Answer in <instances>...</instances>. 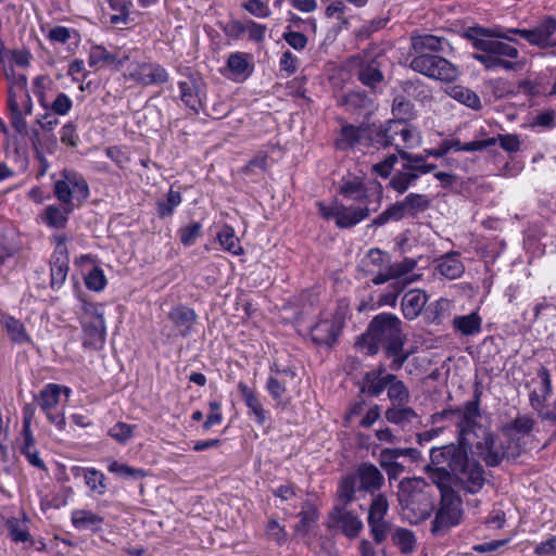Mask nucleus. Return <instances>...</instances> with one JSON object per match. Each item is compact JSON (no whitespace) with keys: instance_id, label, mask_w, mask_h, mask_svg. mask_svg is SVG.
I'll list each match as a JSON object with an SVG mask.
<instances>
[{"instance_id":"49","label":"nucleus","mask_w":556,"mask_h":556,"mask_svg":"<svg viewBox=\"0 0 556 556\" xmlns=\"http://www.w3.org/2000/svg\"><path fill=\"white\" fill-rule=\"evenodd\" d=\"M404 203L408 216L416 217L419 213L427 211L430 206V200L427 195L419 193H409L404 198Z\"/></svg>"},{"instance_id":"21","label":"nucleus","mask_w":556,"mask_h":556,"mask_svg":"<svg viewBox=\"0 0 556 556\" xmlns=\"http://www.w3.org/2000/svg\"><path fill=\"white\" fill-rule=\"evenodd\" d=\"M83 327V345L87 349L100 350L105 342L104 318L96 317L93 320H86Z\"/></svg>"},{"instance_id":"2","label":"nucleus","mask_w":556,"mask_h":556,"mask_svg":"<svg viewBox=\"0 0 556 556\" xmlns=\"http://www.w3.org/2000/svg\"><path fill=\"white\" fill-rule=\"evenodd\" d=\"M400 318L390 313H381L370 321L366 333L357 341L356 345L367 355H375L381 348L387 357L392 358L390 368L399 370L409 356L404 352V337Z\"/></svg>"},{"instance_id":"10","label":"nucleus","mask_w":556,"mask_h":556,"mask_svg":"<svg viewBox=\"0 0 556 556\" xmlns=\"http://www.w3.org/2000/svg\"><path fill=\"white\" fill-rule=\"evenodd\" d=\"M389 501L386 494L378 493L368 507L367 523L370 535L377 544L384 542L391 532L392 523L387 520Z\"/></svg>"},{"instance_id":"48","label":"nucleus","mask_w":556,"mask_h":556,"mask_svg":"<svg viewBox=\"0 0 556 556\" xmlns=\"http://www.w3.org/2000/svg\"><path fill=\"white\" fill-rule=\"evenodd\" d=\"M392 542L403 554H409L415 548V535L405 528H397L392 534Z\"/></svg>"},{"instance_id":"56","label":"nucleus","mask_w":556,"mask_h":556,"mask_svg":"<svg viewBox=\"0 0 556 556\" xmlns=\"http://www.w3.org/2000/svg\"><path fill=\"white\" fill-rule=\"evenodd\" d=\"M417 179L418 173L403 169L392 177L390 185L399 193H404Z\"/></svg>"},{"instance_id":"7","label":"nucleus","mask_w":556,"mask_h":556,"mask_svg":"<svg viewBox=\"0 0 556 556\" xmlns=\"http://www.w3.org/2000/svg\"><path fill=\"white\" fill-rule=\"evenodd\" d=\"M5 76L8 79L13 80L12 86L10 87L9 104H16L18 92L25 93L29 104H33V102L48 104L54 96L52 80L48 76L41 75L35 78L33 81L31 94L26 90L27 80L24 75L15 76L13 68H10V71L5 70Z\"/></svg>"},{"instance_id":"36","label":"nucleus","mask_w":556,"mask_h":556,"mask_svg":"<svg viewBox=\"0 0 556 556\" xmlns=\"http://www.w3.org/2000/svg\"><path fill=\"white\" fill-rule=\"evenodd\" d=\"M393 380H395V376L392 374L380 377L379 372H366L362 390L371 396H379Z\"/></svg>"},{"instance_id":"5","label":"nucleus","mask_w":556,"mask_h":556,"mask_svg":"<svg viewBox=\"0 0 556 556\" xmlns=\"http://www.w3.org/2000/svg\"><path fill=\"white\" fill-rule=\"evenodd\" d=\"M400 502L404 516L412 523L429 518L434 507L430 486L422 478H406L400 482Z\"/></svg>"},{"instance_id":"15","label":"nucleus","mask_w":556,"mask_h":556,"mask_svg":"<svg viewBox=\"0 0 556 556\" xmlns=\"http://www.w3.org/2000/svg\"><path fill=\"white\" fill-rule=\"evenodd\" d=\"M346 505H337L329 514V528H336L349 539L358 536L364 528L362 519L352 510L345 508Z\"/></svg>"},{"instance_id":"45","label":"nucleus","mask_w":556,"mask_h":556,"mask_svg":"<svg viewBox=\"0 0 556 556\" xmlns=\"http://www.w3.org/2000/svg\"><path fill=\"white\" fill-rule=\"evenodd\" d=\"M445 92L455 101L462 104H480V98L471 89L462 86L454 85L445 88Z\"/></svg>"},{"instance_id":"27","label":"nucleus","mask_w":556,"mask_h":556,"mask_svg":"<svg viewBox=\"0 0 556 556\" xmlns=\"http://www.w3.org/2000/svg\"><path fill=\"white\" fill-rule=\"evenodd\" d=\"M75 478L83 477L89 490L97 495H103L106 492L105 476L94 468H84L74 466L71 469Z\"/></svg>"},{"instance_id":"46","label":"nucleus","mask_w":556,"mask_h":556,"mask_svg":"<svg viewBox=\"0 0 556 556\" xmlns=\"http://www.w3.org/2000/svg\"><path fill=\"white\" fill-rule=\"evenodd\" d=\"M405 217H408V213L403 200L389 206L372 223L374 225L382 226L390 220H401Z\"/></svg>"},{"instance_id":"47","label":"nucleus","mask_w":556,"mask_h":556,"mask_svg":"<svg viewBox=\"0 0 556 556\" xmlns=\"http://www.w3.org/2000/svg\"><path fill=\"white\" fill-rule=\"evenodd\" d=\"M519 91L531 98L552 96L551 87L542 78L521 83L519 85Z\"/></svg>"},{"instance_id":"3","label":"nucleus","mask_w":556,"mask_h":556,"mask_svg":"<svg viewBox=\"0 0 556 556\" xmlns=\"http://www.w3.org/2000/svg\"><path fill=\"white\" fill-rule=\"evenodd\" d=\"M446 47H450V43L444 37L430 34L413 36L408 55L409 67L433 79L455 80L459 75L458 67L435 54L443 52Z\"/></svg>"},{"instance_id":"19","label":"nucleus","mask_w":556,"mask_h":556,"mask_svg":"<svg viewBox=\"0 0 556 556\" xmlns=\"http://www.w3.org/2000/svg\"><path fill=\"white\" fill-rule=\"evenodd\" d=\"M339 333V325L330 315L323 316L312 328V340L319 345H331Z\"/></svg>"},{"instance_id":"40","label":"nucleus","mask_w":556,"mask_h":556,"mask_svg":"<svg viewBox=\"0 0 556 556\" xmlns=\"http://www.w3.org/2000/svg\"><path fill=\"white\" fill-rule=\"evenodd\" d=\"M3 324L12 342L17 344H25L30 342V337L21 320L12 316H7L3 318Z\"/></svg>"},{"instance_id":"6","label":"nucleus","mask_w":556,"mask_h":556,"mask_svg":"<svg viewBox=\"0 0 556 556\" xmlns=\"http://www.w3.org/2000/svg\"><path fill=\"white\" fill-rule=\"evenodd\" d=\"M439 490L441 502L431 528L434 535L444 534L451 528L459 525L463 518V502L458 493L452 486H443Z\"/></svg>"},{"instance_id":"8","label":"nucleus","mask_w":556,"mask_h":556,"mask_svg":"<svg viewBox=\"0 0 556 556\" xmlns=\"http://www.w3.org/2000/svg\"><path fill=\"white\" fill-rule=\"evenodd\" d=\"M555 33L556 18L553 16H545L533 28H508L506 30H497L494 36L498 39L516 41L510 36L511 34H516L526 39L530 45L545 49L556 47V38H553Z\"/></svg>"},{"instance_id":"29","label":"nucleus","mask_w":556,"mask_h":556,"mask_svg":"<svg viewBox=\"0 0 556 556\" xmlns=\"http://www.w3.org/2000/svg\"><path fill=\"white\" fill-rule=\"evenodd\" d=\"M74 211L67 205H48L40 214V218L48 227L63 229L66 227L68 216Z\"/></svg>"},{"instance_id":"37","label":"nucleus","mask_w":556,"mask_h":556,"mask_svg":"<svg viewBox=\"0 0 556 556\" xmlns=\"http://www.w3.org/2000/svg\"><path fill=\"white\" fill-rule=\"evenodd\" d=\"M535 420L532 417L528 415H519L510 424L505 426L504 434L509 439L520 435H529L533 430Z\"/></svg>"},{"instance_id":"9","label":"nucleus","mask_w":556,"mask_h":556,"mask_svg":"<svg viewBox=\"0 0 556 556\" xmlns=\"http://www.w3.org/2000/svg\"><path fill=\"white\" fill-rule=\"evenodd\" d=\"M54 195L62 205L72 206L80 204L89 197V187L86 180L74 172H64L63 177L54 182Z\"/></svg>"},{"instance_id":"30","label":"nucleus","mask_w":556,"mask_h":556,"mask_svg":"<svg viewBox=\"0 0 556 556\" xmlns=\"http://www.w3.org/2000/svg\"><path fill=\"white\" fill-rule=\"evenodd\" d=\"M68 254H64L62 248L58 252H53L51 257V281L52 289H59L65 281L68 273Z\"/></svg>"},{"instance_id":"4","label":"nucleus","mask_w":556,"mask_h":556,"mask_svg":"<svg viewBox=\"0 0 556 556\" xmlns=\"http://www.w3.org/2000/svg\"><path fill=\"white\" fill-rule=\"evenodd\" d=\"M383 484V473L374 464L362 463L355 471L341 478L337 497L341 504L349 505L366 494L374 497Z\"/></svg>"},{"instance_id":"35","label":"nucleus","mask_w":556,"mask_h":556,"mask_svg":"<svg viewBox=\"0 0 556 556\" xmlns=\"http://www.w3.org/2000/svg\"><path fill=\"white\" fill-rule=\"evenodd\" d=\"M180 99L186 104L202 102V81L195 77H187L179 81Z\"/></svg>"},{"instance_id":"34","label":"nucleus","mask_w":556,"mask_h":556,"mask_svg":"<svg viewBox=\"0 0 556 556\" xmlns=\"http://www.w3.org/2000/svg\"><path fill=\"white\" fill-rule=\"evenodd\" d=\"M453 327L463 336H475L481 331L482 319L477 312L454 317Z\"/></svg>"},{"instance_id":"64","label":"nucleus","mask_w":556,"mask_h":556,"mask_svg":"<svg viewBox=\"0 0 556 556\" xmlns=\"http://www.w3.org/2000/svg\"><path fill=\"white\" fill-rule=\"evenodd\" d=\"M266 535L279 545L285 544L287 541V532L285 528L274 519L269 520L266 526Z\"/></svg>"},{"instance_id":"13","label":"nucleus","mask_w":556,"mask_h":556,"mask_svg":"<svg viewBox=\"0 0 556 556\" xmlns=\"http://www.w3.org/2000/svg\"><path fill=\"white\" fill-rule=\"evenodd\" d=\"M477 454L483 459L486 466L495 467L508 456H514L510 446H505L500 438H496L488 429L480 434L477 442L473 441Z\"/></svg>"},{"instance_id":"38","label":"nucleus","mask_w":556,"mask_h":556,"mask_svg":"<svg viewBox=\"0 0 556 556\" xmlns=\"http://www.w3.org/2000/svg\"><path fill=\"white\" fill-rule=\"evenodd\" d=\"M390 262V255L379 249H371L368 251L366 257L363 260L368 273L374 277L381 271H384Z\"/></svg>"},{"instance_id":"28","label":"nucleus","mask_w":556,"mask_h":556,"mask_svg":"<svg viewBox=\"0 0 556 556\" xmlns=\"http://www.w3.org/2000/svg\"><path fill=\"white\" fill-rule=\"evenodd\" d=\"M351 62L358 65V79L367 87L376 89L383 81V74L375 62H365L361 56H353Z\"/></svg>"},{"instance_id":"11","label":"nucleus","mask_w":556,"mask_h":556,"mask_svg":"<svg viewBox=\"0 0 556 556\" xmlns=\"http://www.w3.org/2000/svg\"><path fill=\"white\" fill-rule=\"evenodd\" d=\"M64 391L66 395L71 393L70 388L55 383H49L39 392L36 401L40 409L45 413L47 419L58 429L63 430L66 421L63 409L60 407V395Z\"/></svg>"},{"instance_id":"63","label":"nucleus","mask_w":556,"mask_h":556,"mask_svg":"<svg viewBox=\"0 0 556 556\" xmlns=\"http://www.w3.org/2000/svg\"><path fill=\"white\" fill-rule=\"evenodd\" d=\"M419 141H420V136L416 131V129H412L410 126L406 122H404L403 132H401V138H400V142H401L400 149L404 150L406 148H414V147L418 146Z\"/></svg>"},{"instance_id":"16","label":"nucleus","mask_w":556,"mask_h":556,"mask_svg":"<svg viewBox=\"0 0 556 556\" xmlns=\"http://www.w3.org/2000/svg\"><path fill=\"white\" fill-rule=\"evenodd\" d=\"M529 401L531 407L540 415L546 407L552 394V381L548 370L541 367L530 383Z\"/></svg>"},{"instance_id":"59","label":"nucleus","mask_w":556,"mask_h":556,"mask_svg":"<svg viewBox=\"0 0 556 556\" xmlns=\"http://www.w3.org/2000/svg\"><path fill=\"white\" fill-rule=\"evenodd\" d=\"M136 426L126 422H116L110 430L109 435L118 443H126L134 437Z\"/></svg>"},{"instance_id":"33","label":"nucleus","mask_w":556,"mask_h":556,"mask_svg":"<svg viewBox=\"0 0 556 556\" xmlns=\"http://www.w3.org/2000/svg\"><path fill=\"white\" fill-rule=\"evenodd\" d=\"M238 389L241 396L250 410V415L254 416L257 424L263 425L266 421V412L255 395L254 391L249 388L244 382H239Z\"/></svg>"},{"instance_id":"53","label":"nucleus","mask_w":556,"mask_h":556,"mask_svg":"<svg viewBox=\"0 0 556 556\" xmlns=\"http://www.w3.org/2000/svg\"><path fill=\"white\" fill-rule=\"evenodd\" d=\"M109 471L123 478L141 479L147 476L141 468H134L117 460H112L108 467Z\"/></svg>"},{"instance_id":"52","label":"nucleus","mask_w":556,"mask_h":556,"mask_svg":"<svg viewBox=\"0 0 556 556\" xmlns=\"http://www.w3.org/2000/svg\"><path fill=\"white\" fill-rule=\"evenodd\" d=\"M365 132L364 128L354 127V126H345L342 128L341 137L338 140L337 144L340 149H348L357 143Z\"/></svg>"},{"instance_id":"44","label":"nucleus","mask_w":556,"mask_h":556,"mask_svg":"<svg viewBox=\"0 0 556 556\" xmlns=\"http://www.w3.org/2000/svg\"><path fill=\"white\" fill-rule=\"evenodd\" d=\"M217 239L224 250L233 255L242 254L243 250L232 227L224 226L217 233Z\"/></svg>"},{"instance_id":"20","label":"nucleus","mask_w":556,"mask_h":556,"mask_svg":"<svg viewBox=\"0 0 556 556\" xmlns=\"http://www.w3.org/2000/svg\"><path fill=\"white\" fill-rule=\"evenodd\" d=\"M132 59V52L127 50H121L114 54H111L102 46H94L89 52V65L92 67H99L103 64H115L118 67L126 66L127 62Z\"/></svg>"},{"instance_id":"12","label":"nucleus","mask_w":556,"mask_h":556,"mask_svg":"<svg viewBox=\"0 0 556 556\" xmlns=\"http://www.w3.org/2000/svg\"><path fill=\"white\" fill-rule=\"evenodd\" d=\"M457 429L462 443L473 445V440L479 439L486 428L478 422L480 417L479 401H468L463 408L456 410Z\"/></svg>"},{"instance_id":"50","label":"nucleus","mask_w":556,"mask_h":556,"mask_svg":"<svg viewBox=\"0 0 556 556\" xmlns=\"http://www.w3.org/2000/svg\"><path fill=\"white\" fill-rule=\"evenodd\" d=\"M388 397L393 405H406L409 401V392L403 381L393 380L388 386Z\"/></svg>"},{"instance_id":"58","label":"nucleus","mask_w":556,"mask_h":556,"mask_svg":"<svg viewBox=\"0 0 556 556\" xmlns=\"http://www.w3.org/2000/svg\"><path fill=\"white\" fill-rule=\"evenodd\" d=\"M202 225L199 222H192L178 230L179 240L185 247H190L195 243V240L201 236Z\"/></svg>"},{"instance_id":"32","label":"nucleus","mask_w":556,"mask_h":556,"mask_svg":"<svg viewBox=\"0 0 556 556\" xmlns=\"http://www.w3.org/2000/svg\"><path fill=\"white\" fill-rule=\"evenodd\" d=\"M71 519L78 530L98 531L103 523V517L87 509L73 510Z\"/></svg>"},{"instance_id":"41","label":"nucleus","mask_w":556,"mask_h":556,"mask_svg":"<svg viewBox=\"0 0 556 556\" xmlns=\"http://www.w3.org/2000/svg\"><path fill=\"white\" fill-rule=\"evenodd\" d=\"M404 121L403 119H390L386 127L381 130L382 144L384 147L393 146L396 151L401 148V132H403Z\"/></svg>"},{"instance_id":"1","label":"nucleus","mask_w":556,"mask_h":556,"mask_svg":"<svg viewBox=\"0 0 556 556\" xmlns=\"http://www.w3.org/2000/svg\"><path fill=\"white\" fill-rule=\"evenodd\" d=\"M467 446L462 443L432 447L430 464L426 470L431 481L438 486H452L458 484L468 493H478L485 483L482 466L468 458Z\"/></svg>"},{"instance_id":"55","label":"nucleus","mask_w":556,"mask_h":556,"mask_svg":"<svg viewBox=\"0 0 556 556\" xmlns=\"http://www.w3.org/2000/svg\"><path fill=\"white\" fill-rule=\"evenodd\" d=\"M181 203V194L179 191L169 189L165 201L157 202V212L161 217L170 216L174 210Z\"/></svg>"},{"instance_id":"57","label":"nucleus","mask_w":556,"mask_h":556,"mask_svg":"<svg viewBox=\"0 0 556 556\" xmlns=\"http://www.w3.org/2000/svg\"><path fill=\"white\" fill-rule=\"evenodd\" d=\"M475 59L478 60L481 64H483L488 70H494L497 67H502L505 70L514 68V65L510 61L500 59L498 56L490 52L480 51V53L475 54Z\"/></svg>"},{"instance_id":"26","label":"nucleus","mask_w":556,"mask_h":556,"mask_svg":"<svg viewBox=\"0 0 556 556\" xmlns=\"http://www.w3.org/2000/svg\"><path fill=\"white\" fill-rule=\"evenodd\" d=\"M427 302L428 295L425 291L419 289L407 291L401 303L404 317L408 320L416 319L421 314Z\"/></svg>"},{"instance_id":"62","label":"nucleus","mask_w":556,"mask_h":556,"mask_svg":"<svg viewBox=\"0 0 556 556\" xmlns=\"http://www.w3.org/2000/svg\"><path fill=\"white\" fill-rule=\"evenodd\" d=\"M85 283L90 290L101 291L106 285L103 270L99 267H93L86 276Z\"/></svg>"},{"instance_id":"14","label":"nucleus","mask_w":556,"mask_h":556,"mask_svg":"<svg viewBox=\"0 0 556 556\" xmlns=\"http://www.w3.org/2000/svg\"><path fill=\"white\" fill-rule=\"evenodd\" d=\"M127 52H132V59L126 64V75L131 79L144 85L162 84L167 80L168 74L164 67L156 63L138 62V50H127Z\"/></svg>"},{"instance_id":"25","label":"nucleus","mask_w":556,"mask_h":556,"mask_svg":"<svg viewBox=\"0 0 556 556\" xmlns=\"http://www.w3.org/2000/svg\"><path fill=\"white\" fill-rule=\"evenodd\" d=\"M227 76L235 81L245 80L253 72V64L248 54L231 53L227 60Z\"/></svg>"},{"instance_id":"22","label":"nucleus","mask_w":556,"mask_h":556,"mask_svg":"<svg viewBox=\"0 0 556 556\" xmlns=\"http://www.w3.org/2000/svg\"><path fill=\"white\" fill-rule=\"evenodd\" d=\"M473 47L478 51L481 52H490L498 56L500 59L510 60V59H517L519 55V52L517 48L511 46L508 42L493 39V38H476L473 40Z\"/></svg>"},{"instance_id":"24","label":"nucleus","mask_w":556,"mask_h":556,"mask_svg":"<svg viewBox=\"0 0 556 556\" xmlns=\"http://www.w3.org/2000/svg\"><path fill=\"white\" fill-rule=\"evenodd\" d=\"M417 261L415 258L405 257L401 262L391 263L384 271L378 273L372 277L374 285H382L389 280H399L415 269Z\"/></svg>"},{"instance_id":"31","label":"nucleus","mask_w":556,"mask_h":556,"mask_svg":"<svg viewBox=\"0 0 556 556\" xmlns=\"http://www.w3.org/2000/svg\"><path fill=\"white\" fill-rule=\"evenodd\" d=\"M369 215L367 206H344L340 204L337 226L339 228H350L361 223Z\"/></svg>"},{"instance_id":"39","label":"nucleus","mask_w":556,"mask_h":556,"mask_svg":"<svg viewBox=\"0 0 556 556\" xmlns=\"http://www.w3.org/2000/svg\"><path fill=\"white\" fill-rule=\"evenodd\" d=\"M384 417L389 422L404 428L417 417V414L412 407L406 405H393L386 410Z\"/></svg>"},{"instance_id":"23","label":"nucleus","mask_w":556,"mask_h":556,"mask_svg":"<svg viewBox=\"0 0 556 556\" xmlns=\"http://www.w3.org/2000/svg\"><path fill=\"white\" fill-rule=\"evenodd\" d=\"M168 318L178 333L181 337H187L191 333L198 316L193 308L180 304L169 311Z\"/></svg>"},{"instance_id":"61","label":"nucleus","mask_w":556,"mask_h":556,"mask_svg":"<svg viewBox=\"0 0 556 556\" xmlns=\"http://www.w3.org/2000/svg\"><path fill=\"white\" fill-rule=\"evenodd\" d=\"M409 448H383L380 452L379 463L380 466L386 469L389 466L397 463L396 459L401 456H407L409 454Z\"/></svg>"},{"instance_id":"60","label":"nucleus","mask_w":556,"mask_h":556,"mask_svg":"<svg viewBox=\"0 0 556 556\" xmlns=\"http://www.w3.org/2000/svg\"><path fill=\"white\" fill-rule=\"evenodd\" d=\"M9 535L14 542H26L29 540V532L24 521L12 518L7 521Z\"/></svg>"},{"instance_id":"43","label":"nucleus","mask_w":556,"mask_h":556,"mask_svg":"<svg viewBox=\"0 0 556 556\" xmlns=\"http://www.w3.org/2000/svg\"><path fill=\"white\" fill-rule=\"evenodd\" d=\"M340 193L344 198L355 201H363L367 198V190L359 177L344 180L340 187Z\"/></svg>"},{"instance_id":"42","label":"nucleus","mask_w":556,"mask_h":556,"mask_svg":"<svg viewBox=\"0 0 556 556\" xmlns=\"http://www.w3.org/2000/svg\"><path fill=\"white\" fill-rule=\"evenodd\" d=\"M403 90L406 93V102H427L431 100V92L429 88L421 81H406L403 85Z\"/></svg>"},{"instance_id":"18","label":"nucleus","mask_w":556,"mask_h":556,"mask_svg":"<svg viewBox=\"0 0 556 556\" xmlns=\"http://www.w3.org/2000/svg\"><path fill=\"white\" fill-rule=\"evenodd\" d=\"M464 271L465 265L460 261V255L457 252H448L434 260V274L445 279H458Z\"/></svg>"},{"instance_id":"51","label":"nucleus","mask_w":556,"mask_h":556,"mask_svg":"<svg viewBox=\"0 0 556 556\" xmlns=\"http://www.w3.org/2000/svg\"><path fill=\"white\" fill-rule=\"evenodd\" d=\"M55 109L52 112H46L43 114H36L35 123L40 125L46 130H52L58 124V115H65L71 106H51Z\"/></svg>"},{"instance_id":"17","label":"nucleus","mask_w":556,"mask_h":556,"mask_svg":"<svg viewBox=\"0 0 556 556\" xmlns=\"http://www.w3.org/2000/svg\"><path fill=\"white\" fill-rule=\"evenodd\" d=\"M271 375L268 377L266 382V389L271 397L281 403L286 399L288 379H295V371L290 368L280 369L277 364L270 367Z\"/></svg>"},{"instance_id":"54","label":"nucleus","mask_w":556,"mask_h":556,"mask_svg":"<svg viewBox=\"0 0 556 556\" xmlns=\"http://www.w3.org/2000/svg\"><path fill=\"white\" fill-rule=\"evenodd\" d=\"M193 114L202 122L220 119L229 114L227 106H190Z\"/></svg>"}]
</instances>
